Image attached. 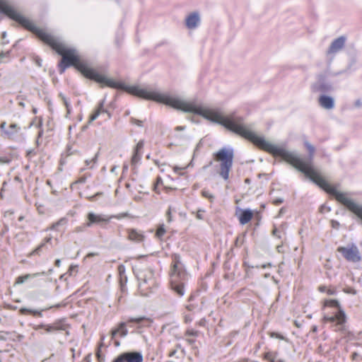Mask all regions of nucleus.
Returning <instances> with one entry per match:
<instances>
[{
    "mask_svg": "<svg viewBox=\"0 0 362 362\" xmlns=\"http://www.w3.org/2000/svg\"><path fill=\"white\" fill-rule=\"evenodd\" d=\"M169 106L185 112L201 115L212 122L221 124L228 130L250 140L260 149L269 153L273 156L280 157L303 173L327 193L334 197L339 202L345 206L362 221V204L355 202L348 192H340L330 185L313 168L311 160L315 152V147L309 142H305V146L310 153V158L303 160L296 152L288 150L285 144H274L257 135L253 131L252 125L245 124L240 117L235 115L225 116L218 110L207 108L188 103L178 95L170 93H169Z\"/></svg>",
    "mask_w": 362,
    "mask_h": 362,
    "instance_id": "nucleus-1",
    "label": "nucleus"
},
{
    "mask_svg": "<svg viewBox=\"0 0 362 362\" xmlns=\"http://www.w3.org/2000/svg\"><path fill=\"white\" fill-rule=\"evenodd\" d=\"M188 280V274L177 256L174 258V263L170 273V285L171 290L179 297L185 294V284Z\"/></svg>",
    "mask_w": 362,
    "mask_h": 362,
    "instance_id": "nucleus-2",
    "label": "nucleus"
},
{
    "mask_svg": "<svg viewBox=\"0 0 362 362\" xmlns=\"http://www.w3.org/2000/svg\"><path fill=\"white\" fill-rule=\"evenodd\" d=\"M214 160L218 163L216 166L217 173L225 180L229 178V173L233 166V151L223 148L213 154Z\"/></svg>",
    "mask_w": 362,
    "mask_h": 362,
    "instance_id": "nucleus-3",
    "label": "nucleus"
},
{
    "mask_svg": "<svg viewBox=\"0 0 362 362\" xmlns=\"http://www.w3.org/2000/svg\"><path fill=\"white\" fill-rule=\"evenodd\" d=\"M134 272L141 292L147 291L156 285L152 269L147 267H136L134 269Z\"/></svg>",
    "mask_w": 362,
    "mask_h": 362,
    "instance_id": "nucleus-4",
    "label": "nucleus"
},
{
    "mask_svg": "<svg viewBox=\"0 0 362 362\" xmlns=\"http://www.w3.org/2000/svg\"><path fill=\"white\" fill-rule=\"evenodd\" d=\"M344 73V71H341L338 73H332L329 71H326L318 76L317 81L312 85V89L315 92L320 91L324 93L332 92L334 90V83L329 79L330 76H335Z\"/></svg>",
    "mask_w": 362,
    "mask_h": 362,
    "instance_id": "nucleus-5",
    "label": "nucleus"
},
{
    "mask_svg": "<svg viewBox=\"0 0 362 362\" xmlns=\"http://www.w3.org/2000/svg\"><path fill=\"white\" fill-rule=\"evenodd\" d=\"M144 322H150L149 319L145 317H130L127 320V322H120L118 327L112 331L111 337L112 339H114L117 334L122 337H126L128 333L127 329V325L128 323H136L139 327H140L143 325Z\"/></svg>",
    "mask_w": 362,
    "mask_h": 362,
    "instance_id": "nucleus-6",
    "label": "nucleus"
},
{
    "mask_svg": "<svg viewBox=\"0 0 362 362\" xmlns=\"http://www.w3.org/2000/svg\"><path fill=\"white\" fill-rule=\"evenodd\" d=\"M325 306L337 308L338 312L332 316H325L324 320L329 322H336L338 325H343L346 321V315L344 312L340 309L339 302L336 300H327L325 301Z\"/></svg>",
    "mask_w": 362,
    "mask_h": 362,
    "instance_id": "nucleus-7",
    "label": "nucleus"
},
{
    "mask_svg": "<svg viewBox=\"0 0 362 362\" xmlns=\"http://www.w3.org/2000/svg\"><path fill=\"white\" fill-rule=\"evenodd\" d=\"M346 42V37L345 36H340L334 40L326 52L327 57L332 61L334 56L343 49Z\"/></svg>",
    "mask_w": 362,
    "mask_h": 362,
    "instance_id": "nucleus-8",
    "label": "nucleus"
},
{
    "mask_svg": "<svg viewBox=\"0 0 362 362\" xmlns=\"http://www.w3.org/2000/svg\"><path fill=\"white\" fill-rule=\"evenodd\" d=\"M337 251L342 254L344 257L348 261L357 262L361 259L358 249L355 245L339 247H338Z\"/></svg>",
    "mask_w": 362,
    "mask_h": 362,
    "instance_id": "nucleus-9",
    "label": "nucleus"
},
{
    "mask_svg": "<svg viewBox=\"0 0 362 362\" xmlns=\"http://www.w3.org/2000/svg\"><path fill=\"white\" fill-rule=\"evenodd\" d=\"M144 357L141 352L128 351L117 356L112 362H143Z\"/></svg>",
    "mask_w": 362,
    "mask_h": 362,
    "instance_id": "nucleus-10",
    "label": "nucleus"
},
{
    "mask_svg": "<svg viewBox=\"0 0 362 362\" xmlns=\"http://www.w3.org/2000/svg\"><path fill=\"white\" fill-rule=\"evenodd\" d=\"M185 26L187 29L194 30L197 29L201 24V16L197 11L189 13L185 21Z\"/></svg>",
    "mask_w": 362,
    "mask_h": 362,
    "instance_id": "nucleus-11",
    "label": "nucleus"
},
{
    "mask_svg": "<svg viewBox=\"0 0 362 362\" xmlns=\"http://www.w3.org/2000/svg\"><path fill=\"white\" fill-rule=\"evenodd\" d=\"M318 103L320 106L325 110H332L335 106L334 98L325 94L320 95L318 98Z\"/></svg>",
    "mask_w": 362,
    "mask_h": 362,
    "instance_id": "nucleus-12",
    "label": "nucleus"
},
{
    "mask_svg": "<svg viewBox=\"0 0 362 362\" xmlns=\"http://www.w3.org/2000/svg\"><path fill=\"white\" fill-rule=\"evenodd\" d=\"M87 218V227H90L94 223L100 224L103 223L108 222V218H107L105 216L100 214H95L93 212H90L88 214Z\"/></svg>",
    "mask_w": 362,
    "mask_h": 362,
    "instance_id": "nucleus-13",
    "label": "nucleus"
},
{
    "mask_svg": "<svg viewBox=\"0 0 362 362\" xmlns=\"http://www.w3.org/2000/svg\"><path fill=\"white\" fill-rule=\"evenodd\" d=\"M127 238L129 240L136 243H140L144 240L142 233L133 228L127 230Z\"/></svg>",
    "mask_w": 362,
    "mask_h": 362,
    "instance_id": "nucleus-14",
    "label": "nucleus"
},
{
    "mask_svg": "<svg viewBox=\"0 0 362 362\" xmlns=\"http://www.w3.org/2000/svg\"><path fill=\"white\" fill-rule=\"evenodd\" d=\"M102 113H106L107 115V117L108 118L110 117V114L107 111L105 110L104 108H103V101L101 102L99 105V106L98 107V108L95 110V112L90 116V118H89V122H91L94 120H95L98 116L102 114Z\"/></svg>",
    "mask_w": 362,
    "mask_h": 362,
    "instance_id": "nucleus-15",
    "label": "nucleus"
},
{
    "mask_svg": "<svg viewBox=\"0 0 362 362\" xmlns=\"http://www.w3.org/2000/svg\"><path fill=\"white\" fill-rule=\"evenodd\" d=\"M252 211L250 209H245L240 214L239 221L241 224L244 225L247 223L252 219Z\"/></svg>",
    "mask_w": 362,
    "mask_h": 362,
    "instance_id": "nucleus-16",
    "label": "nucleus"
},
{
    "mask_svg": "<svg viewBox=\"0 0 362 362\" xmlns=\"http://www.w3.org/2000/svg\"><path fill=\"white\" fill-rule=\"evenodd\" d=\"M21 127L16 124H11L7 130L4 131V134L9 139L13 138L20 131Z\"/></svg>",
    "mask_w": 362,
    "mask_h": 362,
    "instance_id": "nucleus-17",
    "label": "nucleus"
},
{
    "mask_svg": "<svg viewBox=\"0 0 362 362\" xmlns=\"http://www.w3.org/2000/svg\"><path fill=\"white\" fill-rule=\"evenodd\" d=\"M45 274V273L44 272H42L41 273H35V274H28L18 276L16 281V284H23L24 282H25L27 280H28L30 279H33V278H35L40 275H44Z\"/></svg>",
    "mask_w": 362,
    "mask_h": 362,
    "instance_id": "nucleus-18",
    "label": "nucleus"
},
{
    "mask_svg": "<svg viewBox=\"0 0 362 362\" xmlns=\"http://www.w3.org/2000/svg\"><path fill=\"white\" fill-rule=\"evenodd\" d=\"M56 327H54L52 325H44V324L33 325V328L37 331L40 330L41 329H44L45 330V332L47 333H51V332H55Z\"/></svg>",
    "mask_w": 362,
    "mask_h": 362,
    "instance_id": "nucleus-19",
    "label": "nucleus"
},
{
    "mask_svg": "<svg viewBox=\"0 0 362 362\" xmlns=\"http://www.w3.org/2000/svg\"><path fill=\"white\" fill-rule=\"evenodd\" d=\"M98 153H97L92 159L86 160L85 161V164L88 167V168L93 169L94 168V165L98 162Z\"/></svg>",
    "mask_w": 362,
    "mask_h": 362,
    "instance_id": "nucleus-20",
    "label": "nucleus"
},
{
    "mask_svg": "<svg viewBox=\"0 0 362 362\" xmlns=\"http://www.w3.org/2000/svg\"><path fill=\"white\" fill-rule=\"evenodd\" d=\"M165 233V229L164 225H160L156 230V236L157 238L161 240L164 234Z\"/></svg>",
    "mask_w": 362,
    "mask_h": 362,
    "instance_id": "nucleus-21",
    "label": "nucleus"
},
{
    "mask_svg": "<svg viewBox=\"0 0 362 362\" xmlns=\"http://www.w3.org/2000/svg\"><path fill=\"white\" fill-rule=\"evenodd\" d=\"M59 96L66 109L67 115H69L70 113V104L68 100L62 93H59Z\"/></svg>",
    "mask_w": 362,
    "mask_h": 362,
    "instance_id": "nucleus-22",
    "label": "nucleus"
},
{
    "mask_svg": "<svg viewBox=\"0 0 362 362\" xmlns=\"http://www.w3.org/2000/svg\"><path fill=\"white\" fill-rule=\"evenodd\" d=\"M20 313L21 314L30 313V314H33V315H38V316H42L41 312L35 311V310H30V309H27V308H21Z\"/></svg>",
    "mask_w": 362,
    "mask_h": 362,
    "instance_id": "nucleus-23",
    "label": "nucleus"
},
{
    "mask_svg": "<svg viewBox=\"0 0 362 362\" xmlns=\"http://www.w3.org/2000/svg\"><path fill=\"white\" fill-rule=\"evenodd\" d=\"M202 195L204 197V198H206L210 200V202H213L214 199V196L211 194L208 190H206V189H203L202 191Z\"/></svg>",
    "mask_w": 362,
    "mask_h": 362,
    "instance_id": "nucleus-24",
    "label": "nucleus"
},
{
    "mask_svg": "<svg viewBox=\"0 0 362 362\" xmlns=\"http://www.w3.org/2000/svg\"><path fill=\"white\" fill-rule=\"evenodd\" d=\"M141 155L139 152H136L134 151V154L132 156V163L134 164V163H137L139 160V159L141 158Z\"/></svg>",
    "mask_w": 362,
    "mask_h": 362,
    "instance_id": "nucleus-25",
    "label": "nucleus"
},
{
    "mask_svg": "<svg viewBox=\"0 0 362 362\" xmlns=\"http://www.w3.org/2000/svg\"><path fill=\"white\" fill-rule=\"evenodd\" d=\"M65 223H66V220L64 218H61L57 222L53 223L50 228L52 230L56 229L59 226L64 225V224H65Z\"/></svg>",
    "mask_w": 362,
    "mask_h": 362,
    "instance_id": "nucleus-26",
    "label": "nucleus"
},
{
    "mask_svg": "<svg viewBox=\"0 0 362 362\" xmlns=\"http://www.w3.org/2000/svg\"><path fill=\"white\" fill-rule=\"evenodd\" d=\"M118 272L121 279H122L123 277L126 279V277L124 276L125 267L124 265L121 264L118 267Z\"/></svg>",
    "mask_w": 362,
    "mask_h": 362,
    "instance_id": "nucleus-27",
    "label": "nucleus"
},
{
    "mask_svg": "<svg viewBox=\"0 0 362 362\" xmlns=\"http://www.w3.org/2000/svg\"><path fill=\"white\" fill-rule=\"evenodd\" d=\"M144 141L143 140L139 141L137 143V144H136V147L134 148V151H136V152H139L140 153V151L144 148Z\"/></svg>",
    "mask_w": 362,
    "mask_h": 362,
    "instance_id": "nucleus-28",
    "label": "nucleus"
},
{
    "mask_svg": "<svg viewBox=\"0 0 362 362\" xmlns=\"http://www.w3.org/2000/svg\"><path fill=\"white\" fill-rule=\"evenodd\" d=\"M56 327V331L64 329V325L62 322H56L52 324Z\"/></svg>",
    "mask_w": 362,
    "mask_h": 362,
    "instance_id": "nucleus-29",
    "label": "nucleus"
},
{
    "mask_svg": "<svg viewBox=\"0 0 362 362\" xmlns=\"http://www.w3.org/2000/svg\"><path fill=\"white\" fill-rule=\"evenodd\" d=\"M355 108L359 109L362 107V100L361 99H357L354 102L353 104Z\"/></svg>",
    "mask_w": 362,
    "mask_h": 362,
    "instance_id": "nucleus-30",
    "label": "nucleus"
},
{
    "mask_svg": "<svg viewBox=\"0 0 362 362\" xmlns=\"http://www.w3.org/2000/svg\"><path fill=\"white\" fill-rule=\"evenodd\" d=\"M131 123L139 127L142 126V121L135 118H131Z\"/></svg>",
    "mask_w": 362,
    "mask_h": 362,
    "instance_id": "nucleus-31",
    "label": "nucleus"
},
{
    "mask_svg": "<svg viewBox=\"0 0 362 362\" xmlns=\"http://www.w3.org/2000/svg\"><path fill=\"white\" fill-rule=\"evenodd\" d=\"M331 226L334 229H338L339 227V223L337 221L332 220Z\"/></svg>",
    "mask_w": 362,
    "mask_h": 362,
    "instance_id": "nucleus-32",
    "label": "nucleus"
},
{
    "mask_svg": "<svg viewBox=\"0 0 362 362\" xmlns=\"http://www.w3.org/2000/svg\"><path fill=\"white\" fill-rule=\"evenodd\" d=\"M86 227H87L86 223H85L82 226H78V227L76 228L74 232H76V233L82 232V231H83L85 230Z\"/></svg>",
    "mask_w": 362,
    "mask_h": 362,
    "instance_id": "nucleus-33",
    "label": "nucleus"
},
{
    "mask_svg": "<svg viewBox=\"0 0 362 362\" xmlns=\"http://www.w3.org/2000/svg\"><path fill=\"white\" fill-rule=\"evenodd\" d=\"M197 334V331H194L193 329H189L186 332V334L188 336H196Z\"/></svg>",
    "mask_w": 362,
    "mask_h": 362,
    "instance_id": "nucleus-34",
    "label": "nucleus"
},
{
    "mask_svg": "<svg viewBox=\"0 0 362 362\" xmlns=\"http://www.w3.org/2000/svg\"><path fill=\"white\" fill-rule=\"evenodd\" d=\"M265 358L270 361V362H274V358L272 357V354L270 353H267L266 355H265Z\"/></svg>",
    "mask_w": 362,
    "mask_h": 362,
    "instance_id": "nucleus-35",
    "label": "nucleus"
},
{
    "mask_svg": "<svg viewBox=\"0 0 362 362\" xmlns=\"http://www.w3.org/2000/svg\"><path fill=\"white\" fill-rule=\"evenodd\" d=\"M87 177L86 175H83L78 178V180L76 182V183H84L86 180Z\"/></svg>",
    "mask_w": 362,
    "mask_h": 362,
    "instance_id": "nucleus-36",
    "label": "nucleus"
},
{
    "mask_svg": "<svg viewBox=\"0 0 362 362\" xmlns=\"http://www.w3.org/2000/svg\"><path fill=\"white\" fill-rule=\"evenodd\" d=\"M272 235H274V236H276L279 239L281 238V235L279 234L278 230L276 228H274V230H272Z\"/></svg>",
    "mask_w": 362,
    "mask_h": 362,
    "instance_id": "nucleus-37",
    "label": "nucleus"
},
{
    "mask_svg": "<svg viewBox=\"0 0 362 362\" xmlns=\"http://www.w3.org/2000/svg\"><path fill=\"white\" fill-rule=\"evenodd\" d=\"M128 216V214L127 213H123V214H120L117 216H115V218H117V219H120L122 218H124V217H127Z\"/></svg>",
    "mask_w": 362,
    "mask_h": 362,
    "instance_id": "nucleus-38",
    "label": "nucleus"
},
{
    "mask_svg": "<svg viewBox=\"0 0 362 362\" xmlns=\"http://www.w3.org/2000/svg\"><path fill=\"white\" fill-rule=\"evenodd\" d=\"M204 210H199L197 211V218L199 219H202V214L204 213Z\"/></svg>",
    "mask_w": 362,
    "mask_h": 362,
    "instance_id": "nucleus-39",
    "label": "nucleus"
},
{
    "mask_svg": "<svg viewBox=\"0 0 362 362\" xmlns=\"http://www.w3.org/2000/svg\"><path fill=\"white\" fill-rule=\"evenodd\" d=\"M167 216H168V221L169 222H170L172 221L171 219V212H170V208L168 209V211H167Z\"/></svg>",
    "mask_w": 362,
    "mask_h": 362,
    "instance_id": "nucleus-40",
    "label": "nucleus"
},
{
    "mask_svg": "<svg viewBox=\"0 0 362 362\" xmlns=\"http://www.w3.org/2000/svg\"><path fill=\"white\" fill-rule=\"evenodd\" d=\"M9 160L6 158L0 157V163H8Z\"/></svg>",
    "mask_w": 362,
    "mask_h": 362,
    "instance_id": "nucleus-41",
    "label": "nucleus"
},
{
    "mask_svg": "<svg viewBox=\"0 0 362 362\" xmlns=\"http://www.w3.org/2000/svg\"><path fill=\"white\" fill-rule=\"evenodd\" d=\"M16 338L18 341H21L24 338V336L22 334H17Z\"/></svg>",
    "mask_w": 362,
    "mask_h": 362,
    "instance_id": "nucleus-42",
    "label": "nucleus"
},
{
    "mask_svg": "<svg viewBox=\"0 0 362 362\" xmlns=\"http://www.w3.org/2000/svg\"><path fill=\"white\" fill-rule=\"evenodd\" d=\"M192 320V317L189 316H185V322H189Z\"/></svg>",
    "mask_w": 362,
    "mask_h": 362,
    "instance_id": "nucleus-43",
    "label": "nucleus"
},
{
    "mask_svg": "<svg viewBox=\"0 0 362 362\" xmlns=\"http://www.w3.org/2000/svg\"><path fill=\"white\" fill-rule=\"evenodd\" d=\"M185 129V127L179 126L175 128V131H182Z\"/></svg>",
    "mask_w": 362,
    "mask_h": 362,
    "instance_id": "nucleus-44",
    "label": "nucleus"
},
{
    "mask_svg": "<svg viewBox=\"0 0 362 362\" xmlns=\"http://www.w3.org/2000/svg\"><path fill=\"white\" fill-rule=\"evenodd\" d=\"M61 265V260L59 259H56L55 261V266L59 267Z\"/></svg>",
    "mask_w": 362,
    "mask_h": 362,
    "instance_id": "nucleus-45",
    "label": "nucleus"
},
{
    "mask_svg": "<svg viewBox=\"0 0 362 362\" xmlns=\"http://www.w3.org/2000/svg\"><path fill=\"white\" fill-rule=\"evenodd\" d=\"M6 124V122H1L0 124V129L4 130L5 129Z\"/></svg>",
    "mask_w": 362,
    "mask_h": 362,
    "instance_id": "nucleus-46",
    "label": "nucleus"
},
{
    "mask_svg": "<svg viewBox=\"0 0 362 362\" xmlns=\"http://www.w3.org/2000/svg\"><path fill=\"white\" fill-rule=\"evenodd\" d=\"M272 336V337H277L279 339H284V337L282 336L279 335V334L273 333Z\"/></svg>",
    "mask_w": 362,
    "mask_h": 362,
    "instance_id": "nucleus-47",
    "label": "nucleus"
},
{
    "mask_svg": "<svg viewBox=\"0 0 362 362\" xmlns=\"http://www.w3.org/2000/svg\"><path fill=\"white\" fill-rule=\"evenodd\" d=\"M272 266V264L270 263H268L267 264H262L261 266L262 268L264 269V268H267V267H270Z\"/></svg>",
    "mask_w": 362,
    "mask_h": 362,
    "instance_id": "nucleus-48",
    "label": "nucleus"
},
{
    "mask_svg": "<svg viewBox=\"0 0 362 362\" xmlns=\"http://www.w3.org/2000/svg\"><path fill=\"white\" fill-rule=\"evenodd\" d=\"M176 353V350H173L169 353V356L173 357Z\"/></svg>",
    "mask_w": 362,
    "mask_h": 362,
    "instance_id": "nucleus-49",
    "label": "nucleus"
},
{
    "mask_svg": "<svg viewBox=\"0 0 362 362\" xmlns=\"http://www.w3.org/2000/svg\"><path fill=\"white\" fill-rule=\"evenodd\" d=\"M43 246V244L40 245L36 250L34 251L35 253H38L40 248Z\"/></svg>",
    "mask_w": 362,
    "mask_h": 362,
    "instance_id": "nucleus-50",
    "label": "nucleus"
},
{
    "mask_svg": "<svg viewBox=\"0 0 362 362\" xmlns=\"http://www.w3.org/2000/svg\"><path fill=\"white\" fill-rule=\"evenodd\" d=\"M282 202H283V201H282V199H276V200L274 201V204H281Z\"/></svg>",
    "mask_w": 362,
    "mask_h": 362,
    "instance_id": "nucleus-51",
    "label": "nucleus"
},
{
    "mask_svg": "<svg viewBox=\"0 0 362 362\" xmlns=\"http://www.w3.org/2000/svg\"><path fill=\"white\" fill-rule=\"evenodd\" d=\"M97 254H95V253L90 252V253H88L86 257H93V256H95Z\"/></svg>",
    "mask_w": 362,
    "mask_h": 362,
    "instance_id": "nucleus-52",
    "label": "nucleus"
},
{
    "mask_svg": "<svg viewBox=\"0 0 362 362\" xmlns=\"http://www.w3.org/2000/svg\"><path fill=\"white\" fill-rule=\"evenodd\" d=\"M7 54H8V53L1 52L0 54V57H1V58H3L4 57L6 56Z\"/></svg>",
    "mask_w": 362,
    "mask_h": 362,
    "instance_id": "nucleus-53",
    "label": "nucleus"
},
{
    "mask_svg": "<svg viewBox=\"0 0 362 362\" xmlns=\"http://www.w3.org/2000/svg\"><path fill=\"white\" fill-rule=\"evenodd\" d=\"M6 37V32H3L2 33V38L4 39Z\"/></svg>",
    "mask_w": 362,
    "mask_h": 362,
    "instance_id": "nucleus-54",
    "label": "nucleus"
},
{
    "mask_svg": "<svg viewBox=\"0 0 362 362\" xmlns=\"http://www.w3.org/2000/svg\"><path fill=\"white\" fill-rule=\"evenodd\" d=\"M281 247V245H277L276 249L278 252H280V248Z\"/></svg>",
    "mask_w": 362,
    "mask_h": 362,
    "instance_id": "nucleus-55",
    "label": "nucleus"
},
{
    "mask_svg": "<svg viewBox=\"0 0 362 362\" xmlns=\"http://www.w3.org/2000/svg\"><path fill=\"white\" fill-rule=\"evenodd\" d=\"M103 340H104V337H101V344H100V346H103Z\"/></svg>",
    "mask_w": 362,
    "mask_h": 362,
    "instance_id": "nucleus-56",
    "label": "nucleus"
},
{
    "mask_svg": "<svg viewBox=\"0 0 362 362\" xmlns=\"http://www.w3.org/2000/svg\"><path fill=\"white\" fill-rule=\"evenodd\" d=\"M327 292L329 295H332L334 293V292L331 290H329Z\"/></svg>",
    "mask_w": 362,
    "mask_h": 362,
    "instance_id": "nucleus-57",
    "label": "nucleus"
},
{
    "mask_svg": "<svg viewBox=\"0 0 362 362\" xmlns=\"http://www.w3.org/2000/svg\"><path fill=\"white\" fill-rule=\"evenodd\" d=\"M174 170H175V172H177L179 170H180V168H179L178 167H175Z\"/></svg>",
    "mask_w": 362,
    "mask_h": 362,
    "instance_id": "nucleus-58",
    "label": "nucleus"
},
{
    "mask_svg": "<svg viewBox=\"0 0 362 362\" xmlns=\"http://www.w3.org/2000/svg\"><path fill=\"white\" fill-rule=\"evenodd\" d=\"M115 346H119V341H116L115 342Z\"/></svg>",
    "mask_w": 362,
    "mask_h": 362,
    "instance_id": "nucleus-59",
    "label": "nucleus"
},
{
    "mask_svg": "<svg viewBox=\"0 0 362 362\" xmlns=\"http://www.w3.org/2000/svg\"><path fill=\"white\" fill-rule=\"evenodd\" d=\"M175 136L177 137V138H182V136L180 134H177L175 135Z\"/></svg>",
    "mask_w": 362,
    "mask_h": 362,
    "instance_id": "nucleus-60",
    "label": "nucleus"
},
{
    "mask_svg": "<svg viewBox=\"0 0 362 362\" xmlns=\"http://www.w3.org/2000/svg\"><path fill=\"white\" fill-rule=\"evenodd\" d=\"M320 289L321 291H324L325 288V287H320Z\"/></svg>",
    "mask_w": 362,
    "mask_h": 362,
    "instance_id": "nucleus-61",
    "label": "nucleus"
},
{
    "mask_svg": "<svg viewBox=\"0 0 362 362\" xmlns=\"http://www.w3.org/2000/svg\"><path fill=\"white\" fill-rule=\"evenodd\" d=\"M160 181H161V179H160V177H158V178L157 179V183H159Z\"/></svg>",
    "mask_w": 362,
    "mask_h": 362,
    "instance_id": "nucleus-62",
    "label": "nucleus"
},
{
    "mask_svg": "<svg viewBox=\"0 0 362 362\" xmlns=\"http://www.w3.org/2000/svg\"><path fill=\"white\" fill-rule=\"evenodd\" d=\"M42 132H39V133H38V136H39V137H40V136H42Z\"/></svg>",
    "mask_w": 362,
    "mask_h": 362,
    "instance_id": "nucleus-63",
    "label": "nucleus"
},
{
    "mask_svg": "<svg viewBox=\"0 0 362 362\" xmlns=\"http://www.w3.org/2000/svg\"><path fill=\"white\" fill-rule=\"evenodd\" d=\"M187 341H188V342H189V343H190V344H192V343L193 342V341H192V340H191V339H188Z\"/></svg>",
    "mask_w": 362,
    "mask_h": 362,
    "instance_id": "nucleus-64",
    "label": "nucleus"
}]
</instances>
